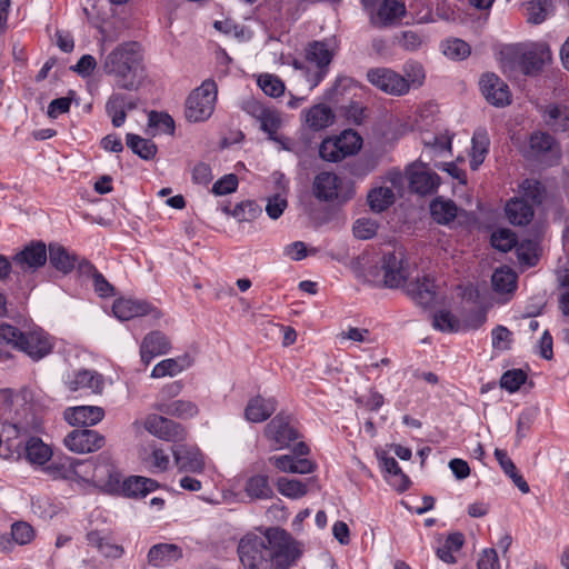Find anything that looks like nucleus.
<instances>
[{
	"label": "nucleus",
	"mask_w": 569,
	"mask_h": 569,
	"mask_svg": "<svg viewBox=\"0 0 569 569\" xmlns=\"http://www.w3.org/2000/svg\"><path fill=\"white\" fill-rule=\"evenodd\" d=\"M362 144V138L353 130H345L339 136L328 137L319 147V156L329 162H339L357 153Z\"/></svg>",
	"instance_id": "5"
},
{
	"label": "nucleus",
	"mask_w": 569,
	"mask_h": 569,
	"mask_svg": "<svg viewBox=\"0 0 569 569\" xmlns=\"http://www.w3.org/2000/svg\"><path fill=\"white\" fill-rule=\"evenodd\" d=\"M491 244L502 252H508L517 244V237L511 230L500 229L492 233Z\"/></svg>",
	"instance_id": "50"
},
{
	"label": "nucleus",
	"mask_w": 569,
	"mask_h": 569,
	"mask_svg": "<svg viewBox=\"0 0 569 569\" xmlns=\"http://www.w3.org/2000/svg\"><path fill=\"white\" fill-rule=\"evenodd\" d=\"M376 457L381 466V468L395 478L393 486L397 487L398 490L403 491L408 489L410 485V480L408 476H406L401 468L399 467L397 460L393 457L387 455V452L382 449H376Z\"/></svg>",
	"instance_id": "27"
},
{
	"label": "nucleus",
	"mask_w": 569,
	"mask_h": 569,
	"mask_svg": "<svg viewBox=\"0 0 569 569\" xmlns=\"http://www.w3.org/2000/svg\"><path fill=\"white\" fill-rule=\"evenodd\" d=\"M217 84L213 80H204L194 89L186 101V118L190 122L207 120L213 112L217 100Z\"/></svg>",
	"instance_id": "4"
},
{
	"label": "nucleus",
	"mask_w": 569,
	"mask_h": 569,
	"mask_svg": "<svg viewBox=\"0 0 569 569\" xmlns=\"http://www.w3.org/2000/svg\"><path fill=\"white\" fill-rule=\"evenodd\" d=\"M553 9L552 0H531L526 3L527 22L542 23L553 12Z\"/></svg>",
	"instance_id": "39"
},
{
	"label": "nucleus",
	"mask_w": 569,
	"mask_h": 569,
	"mask_svg": "<svg viewBox=\"0 0 569 569\" xmlns=\"http://www.w3.org/2000/svg\"><path fill=\"white\" fill-rule=\"evenodd\" d=\"M149 127H157L163 132L173 133L174 121L168 113L151 111L149 113Z\"/></svg>",
	"instance_id": "54"
},
{
	"label": "nucleus",
	"mask_w": 569,
	"mask_h": 569,
	"mask_svg": "<svg viewBox=\"0 0 569 569\" xmlns=\"http://www.w3.org/2000/svg\"><path fill=\"white\" fill-rule=\"evenodd\" d=\"M172 455L179 471L201 473L204 469L203 455L194 445H176L172 447Z\"/></svg>",
	"instance_id": "15"
},
{
	"label": "nucleus",
	"mask_w": 569,
	"mask_h": 569,
	"mask_svg": "<svg viewBox=\"0 0 569 569\" xmlns=\"http://www.w3.org/2000/svg\"><path fill=\"white\" fill-rule=\"evenodd\" d=\"M114 316L121 320L127 321L136 317H142L151 313L153 318L159 319L162 313L157 308L151 307L146 301H138L133 299H118L112 306Z\"/></svg>",
	"instance_id": "16"
},
{
	"label": "nucleus",
	"mask_w": 569,
	"mask_h": 569,
	"mask_svg": "<svg viewBox=\"0 0 569 569\" xmlns=\"http://www.w3.org/2000/svg\"><path fill=\"white\" fill-rule=\"evenodd\" d=\"M479 86L482 96L490 104L505 107L510 103L511 94L509 87L497 74L491 72L482 74Z\"/></svg>",
	"instance_id": "13"
},
{
	"label": "nucleus",
	"mask_w": 569,
	"mask_h": 569,
	"mask_svg": "<svg viewBox=\"0 0 569 569\" xmlns=\"http://www.w3.org/2000/svg\"><path fill=\"white\" fill-rule=\"evenodd\" d=\"M397 42L407 51H416L421 47L423 40L417 32L408 30L397 37Z\"/></svg>",
	"instance_id": "57"
},
{
	"label": "nucleus",
	"mask_w": 569,
	"mask_h": 569,
	"mask_svg": "<svg viewBox=\"0 0 569 569\" xmlns=\"http://www.w3.org/2000/svg\"><path fill=\"white\" fill-rule=\"evenodd\" d=\"M356 401L370 411H377L383 405L385 398L380 392L371 389L368 396L359 397Z\"/></svg>",
	"instance_id": "61"
},
{
	"label": "nucleus",
	"mask_w": 569,
	"mask_h": 569,
	"mask_svg": "<svg viewBox=\"0 0 569 569\" xmlns=\"http://www.w3.org/2000/svg\"><path fill=\"white\" fill-rule=\"evenodd\" d=\"M64 419L72 426H93L104 417V411L98 406H78L64 411Z\"/></svg>",
	"instance_id": "23"
},
{
	"label": "nucleus",
	"mask_w": 569,
	"mask_h": 569,
	"mask_svg": "<svg viewBox=\"0 0 569 569\" xmlns=\"http://www.w3.org/2000/svg\"><path fill=\"white\" fill-rule=\"evenodd\" d=\"M144 428L154 437L166 441H182L187 436L186 429L180 423L158 415L149 416Z\"/></svg>",
	"instance_id": "12"
},
{
	"label": "nucleus",
	"mask_w": 569,
	"mask_h": 569,
	"mask_svg": "<svg viewBox=\"0 0 569 569\" xmlns=\"http://www.w3.org/2000/svg\"><path fill=\"white\" fill-rule=\"evenodd\" d=\"M513 59L525 74L533 76L551 61V51L546 43H535L525 50L515 51Z\"/></svg>",
	"instance_id": "6"
},
{
	"label": "nucleus",
	"mask_w": 569,
	"mask_h": 569,
	"mask_svg": "<svg viewBox=\"0 0 569 569\" xmlns=\"http://www.w3.org/2000/svg\"><path fill=\"white\" fill-rule=\"evenodd\" d=\"M276 409L277 400L274 398H263L257 395L249 399L244 409V418L250 422H263L273 415Z\"/></svg>",
	"instance_id": "21"
},
{
	"label": "nucleus",
	"mask_w": 569,
	"mask_h": 569,
	"mask_svg": "<svg viewBox=\"0 0 569 569\" xmlns=\"http://www.w3.org/2000/svg\"><path fill=\"white\" fill-rule=\"evenodd\" d=\"M495 457L498 460L501 469L508 475L515 486L522 492L528 493L530 488L527 481L522 478V476L517 471V468L512 460L508 457L507 452L501 449L495 450Z\"/></svg>",
	"instance_id": "36"
},
{
	"label": "nucleus",
	"mask_w": 569,
	"mask_h": 569,
	"mask_svg": "<svg viewBox=\"0 0 569 569\" xmlns=\"http://www.w3.org/2000/svg\"><path fill=\"white\" fill-rule=\"evenodd\" d=\"M432 326L435 329L443 332H453L459 329V322L455 316L446 310H441L433 315Z\"/></svg>",
	"instance_id": "51"
},
{
	"label": "nucleus",
	"mask_w": 569,
	"mask_h": 569,
	"mask_svg": "<svg viewBox=\"0 0 569 569\" xmlns=\"http://www.w3.org/2000/svg\"><path fill=\"white\" fill-rule=\"evenodd\" d=\"M506 214L510 223L516 226H526L532 220L533 209L523 199L516 198L507 202Z\"/></svg>",
	"instance_id": "29"
},
{
	"label": "nucleus",
	"mask_w": 569,
	"mask_h": 569,
	"mask_svg": "<svg viewBox=\"0 0 569 569\" xmlns=\"http://www.w3.org/2000/svg\"><path fill=\"white\" fill-rule=\"evenodd\" d=\"M442 52L452 60H462L470 54L471 50L466 41L456 38L443 42Z\"/></svg>",
	"instance_id": "46"
},
{
	"label": "nucleus",
	"mask_w": 569,
	"mask_h": 569,
	"mask_svg": "<svg viewBox=\"0 0 569 569\" xmlns=\"http://www.w3.org/2000/svg\"><path fill=\"white\" fill-rule=\"evenodd\" d=\"M182 558V549L173 543H158L150 548L148 561L153 567H168Z\"/></svg>",
	"instance_id": "24"
},
{
	"label": "nucleus",
	"mask_w": 569,
	"mask_h": 569,
	"mask_svg": "<svg viewBox=\"0 0 569 569\" xmlns=\"http://www.w3.org/2000/svg\"><path fill=\"white\" fill-rule=\"evenodd\" d=\"M287 206V199L282 197L280 193H277L268 198L266 204V212L271 219H278L283 213Z\"/></svg>",
	"instance_id": "56"
},
{
	"label": "nucleus",
	"mask_w": 569,
	"mask_h": 569,
	"mask_svg": "<svg viewBox=\"0 0 569 569\" xmlns=\"http://www.w3.org/2000/svg\"><path fill=\"white\" fill-rule=\"evenodd\" d=\"M244 492L248 497L256 500H266L273 496L269 478L266 475H254L249 477L244 485Z\"/></svg>",
	"instance_id": "33"
},
{
	"label": "nucleus",
	"mask_w": 569,
	"mask_h": 569,
	"mask_svg": "<svg viewBox=\"0 0 569 569\" xmlns=\"http://www.w3.org/2000/svg\"><path fill=\"white\" fill-rule=\"evenodd\" d=\"M157 482L150 478L134 476L123 481V492L128 497H143L157 488Z\"/></svg>",
	"instance_id": "41"
},
{
	"label": "nucleus",
	"mask_w": 569,
	"mask_h": 569,
	"mask_svg": "<svg viewBox=\"0 0 569 569\" xmlns=\"http://www.w3.org/2000/svg\"><path fill=\"white\" fill-rule=\"evenodd\" d=\"M407 295L421 307H431L441 299L439 286L430 276L417 278L406 287Z\"/></svg>",
	"instance_id": "11"
},
{
	"label": "nucleus",
	"mask_w": 569,
	"mask_h": 569,
	"mask_svg": "<svg viewBox=\"0 0 569 569\" xmlns=\"http://www.w3.org/2000/svg\"><path fill=\"white\" fill-rule=\"evenodd\" d=\"M383 282L388 288H399L407 278L401 252H390L383 256L382 267Z\"/></svg>",
	"instance_id": "20"
},
{
	"label": "nucleus",
	"mask_w": 569,
	"mask_h": 569,
	"mask_svg": "<svg viewBox=\"0 0 569 569\" xmlns=\"http://www.w3.org/2000/svg\"><path fill=\"white\" fill-rule=\"evenodd\" d=\"M367 80L379 90L392 96L406 94L410 89L406 78L388 68L369 69Z\"/></svg>",
	"instance_id": "7"
},
{
	"label": "nucleus",
	"mask_w": 569,
	"mask_h": 569,
	"mask_svg": "<svg viewBox=\"0 0 569 569\" xmlns=\"http://www.w3.org/2000/svg\"><path fill=\"white\" fill-rule=\"evenodd\" d=\"M264 436L273 442L274 450H280L289 447L298 438V432L290 425L289 417L279 413L266 426Z\"/></svg>",
	"instance_id": "14"
},
{
	"label": "nucleus",
	"mask_w": 569,
	"mask_h": 569,
	"mask_svg": "<svg viewBox=\"0 0 569 569\" xmlns=\"http://www.w3.org/2000/svg\"><path fill=\"white\" fill-rule=\"evenodd\" d=\"M312 192L319 201L343 204L353 198L355 187L332 171H321L313 179Z\"/></svg>",
	"instance_id": "3"
},
{
	"label": "nucleus",
	"mask_w": 569,
	"mask_h": 569,
	"mask_svg": "<svg viewBox=\"0 0 569 569\" xmlns=\"http://www.w3.org/2000/svg\"><path fill=\"white\" fill-rule=\"evenodd\" d=\"M141 53L137 42H123L102 59L101 66L106 74L113 78L114 83L124 90H136L141 82Z\"/></svg>",
	"instance_id": "2"
},
{
	"label": "nucleus",
	"mask_w": 569,
	"mask_h": 569,
	"mask_svg": "<svg viewBox=\"0 0 569 569\" xmlns=\"http://www.w3.org/2000/svg\"><path fill=\"white\" fill-rule=\"evenodd\" d=\"M406 14V6L398 0H383L373 23L380 28L389 27L401 20Z\"/></svg>",
	"instance_id": "25"
},
{
	"label": "nucleus",
	"mask_w": 569,
	"mask_h": 569,
	"mask_svg": "<svg viewBox=\"0 0 569 569\" xmlns=\"http://www.w3.org/2000/svg\"><path fill=\"white\" fill-rule=\"evenodd\" d=\"M238 178L233 173L223 176L212 187V192L217 196H224L237 190Z\"/></svg>",
	"instance_id": "55"
},
{
	"label": "nucleus",
	"mask_w": 569,
	"mask_h": 569,
	"mask_svg": "<svg viewBox=\"0 0 569 569\" xmlns=\"http://www.w3.org/2000/svg\"><path fill=\"white\" fill-rule=\"evenodd\" d=\"M19 350L33 360H40L51 352L52 342L43 330L37 329L23 332Z\"/></svg>",
	"instance_id": "17"
},
{
	"label": "nucleus",
	"mask_w": 569,
	"mask_h": 569,
	"mask_svg": "<svg viewBox=\"0 0 569 569\" xmlns=\"http://www.w3.org/2000/svg\"><path fill=\"white\" fill-rule=\"evenodd\" d=\"M393 201L395 193L392 188L389 187L375 188L368 194L369 206L376 212H382L389 208Z\"/></svg>",
	"instance_id": "44"
},
{
	"label": "nucleus",
	"mask_w": 569,
	"mask_h": 569,
	"mask_svg": "<svg viewBox=\"0 0 569 569\" xmlns=\"http://www.w3.org/2000/svg\"><path fill=\"white\" fill-rule=\"evenodd\" d=\"M526 380L527 375L521 369L508 370L501 376L500 386L509 392H516Z\"/></svg>",
	"instance_id": "49"
},
{
	"label": "nucleus",
	"mask_w": 569,
	"mask_h": 569,
	"mask_svg": "<svg viewBox=\"0 0 569 569\" xmlns=\"http://www.w3.org/2000/svg\"><path fill=\"white\" fill-rule=\"evenodd\" d=\"M244 569H289L301 551L292 537L280 528H269L264 535H246L238 545Z\"/></svg>",
	"instance_id": "1"
},
{
	"label": "nucleus",
	"mask_w": 569,
	"mask_h": 569,
	"mask_svg": "<svg viewBox=\"0 0 569 569\" xmlns=\"http://www.w3.org/2000/svg\"><path fill=\"white\" fill-rule=\"evenodd\" d=\"M493 348L507 350L510 348L511 331L503 327L498 326L491 332Z\"/></svg>",
	"instance_id": "59"
},
{
	"label": "nucleus",
	"mask_w": 569,
	"mask_h": 569,
	"mask_svg": "<svg viewBox=\"0 0 569 569\" xmlns=\"http://www.w3.org/2000/svg\"><path fill=\"white\" fill-rule=\"evenodd\" d=\"M22 336L23 332L16 327L7 323L0 325V341L12 345L19 349Z\"/></svg>",
	"instance_id": "58"
},
{
	"label": "nucleus",
	"mask_w": 569,
	"mask_h": 569,
	"mask_svg": "<svg viewBox=\"0 0 569 569\" xmlns=\"http://www.w3.org/2000/svg\"><path fill=\"white\" fill-rule=\"evenodd\" d=\"M48 251L51 266L63 274L70 273L76 267L78 256L70 253L63 246L50 243Z\"/></svg>",
	"instance_id": "26"
},
{
	"label": "nucleus",
	"mask_w": 569,
	"mask_h": 569,
	"mask_svg": "<svg viewBox=\"0 0 569 569\" xmlns=\"http://www.w3.org/2000/svg\"><path fill=\"white\" fill-rule=\"evenodd\" d=\"M170 350V342L168 338L160 331H152L148 333L140 346V357L144 365L161 355H166Z\"/></svg>",
	"instance_id": "22"
},
{
	"label": "nucleus",
	"mask_w": 569,
	"mask_h": 569,
	"mask_svg": "<svg viewBox=\"0 0 569 569\" xmlns=\"http://www.w3.org/2000/svg\"><path fill=\"white\" fill-rule=\"evenodd\" d=\"M470 168L477 170L489 151L490 140L485 129H477L471 139Z\"/></svg>",
	"instance_id": "30"
},
{
	"label": "nucleus",
	"mask_w": 569,
	"mask_h": 569,
	"mask_svg": "<svg viewBox=\"0 0 569 569\" xmlns=\"http://www.w3.org/2000/svg\"><path fill=\"white\" fill-rule=\"evenodd\" d=\"M261 209L253 201L241 202L233 209V217L239 221H251L260 214Z\"/></svg>",
	"instance_id": "53"
},
{
	"label": "nucleus",
	"mask_w": 569,
	"mask_h": 569,
	"mask_svg": "<svg viewBox=\"0 0 569 569\" xmlns=\"http://www.w3.org/2000/svg\"><path fill=\"white\" fill-rule=\"evenodd\" d=\"M377 232V224L368 219H358L353 224V234L358 239H370Z\"/></svg>",
	"instance_id": "60"
},
{
	"label": "nucleus",
	"mask_w": 569,
	"mask_h": 569,
	"mask_svg": "<svg viewBox=\"0 0 569 569\" xmlns=\"http://www.w3.org/2000/svg\"><path fill=\"white\" fill-rule=\"evenodd\" d=\"M277 489L278 491L291 499H298L303 497L307 493V485L296 480L288 479L286 477H281L277 480Z\"/></svg>",
	"instance_id": "45"
},
{
	"label": "nucleus",
	"mask_w": 569,
	"mask_h": 569,
	"mask_svg": "<svg viewBox=\"0 0 569 569\" xmlns=\"http://www.w3.org/2000/svg\"><path fill=\"white\" fill-rule=\"evenodd\" d=\"M333 53L329 50L325 42L315 41L307 49V61L310 66H315L316 70L310 72L308 68L307 80L310 88L317 87L327 74L328 66L332 60Z\"/></svg>",
	"instance_id": "8"
},
{
	"label": "nucleus",
	"mask_w": 569,
	"mask_h": 569,
	"mask_svg": "<svg viewBox=\"0 0 569 569\" xmlns=\"http://www.w3.org/2000/svg\"><path fill=\"white\" fill-rule=\"evenodd\" d=\"M26 458L33 465H44L52 457V450L41 439L30 438L24 446Z\"/></svg>",
	"instance_id": "35"
},
{
	"label": "nucleus",
	"mask_w": 569,
	"mask_h": 569,
	"mask_svg": "<svg viewBox=\"0 0 569 569\" xmlns=\"http://www.w3.org/2000/svg\"><path fill=\"white\" fill-rule=\"evenodd\" d=\"M249 106L254 107V110L258 112L257 119L260 122L261 130L269 134L270 140L277 141L276 133L280 126V119L277 113L263 108L258 102L250 103Z\"/></svg>",
	"instance_id": "37"
},
{
	"label": "nucleus",
	"mask_w": 569,
	"mask_h": 569,
	"mask_svg": "<svg viewBox=\"0 0 569 569\" xmlns=\"http://www.w3.org/2000/svg\"><path fill=\"white\" fill-rule=\"evenodd\" d=\"M545 120L553 131H567L569 129V108L562 104H549L545 110Z\"/></svg>",
	"instance_id": "34"
},
{
	"label": "nucleus",
	"mask_w": 569,
	"mask_h": 569,
	"mask_svg": "<svg viewBox=\"0 0 569 569\" xmlns=\"http://www.w3.org/2000/svg\"><path fill=\"white\" fill-rule=\"evenodd\" d=\"M478 569H499L500 563L495 549H485L477 562Z\"/></svg>",
	"instance_id": "62"
},
{
	"label": "nucleus",
	"mask_w": 569,
	"mask_h": 569,
	"mask_svg": "<svg viewBox=\"0 0 569 569\" xmlns=\"http://www.w3.org/2000/svg\"><path fill=\"white\" fill-rule=\"evenodd\" d=\"M93 288L94 291L102 298L111 297L114 295L113 286L103 277L102 273H94Z\"/></svg>",
	"instance_id": "64"
},
{
	"label": "nucleus",
	"mask_w": 569,
	"mask_h": 569,
	"mask_svg": "<svg viewBox=\"0 0 569 569\" xmlns=\"http://www.w3.org/2000/svg\"><path fill=\"white\" fill-rule=\"evenodd\" d=\"M191 366L190 358L186 355L179 358H169L160 361L151 371L152 378L173 377Z\"/></svg>",
	"instance_id": "32"
},
{
	"label": "nucleus",
	"mask_w": 569,
	"mask_h": 569,
	"mask_svg": "<svg viewBox=\"0 0 569 569\" xmlns=\"http://www.w3.org/2000/svg\"><path fill=\"white\" fill-rule=\"evenodd\" d=\"M157 410L163 415L173 416L180 419H190L199 412L196 403L182 399L171 402H161L157 406Z\"/></svg>",
	"instance_id": "31"
},
{
	"label": "nucleus",
	"mask_w": 569,
	"mask_h": 569,
	"mask_svg": "<svg viewBox=\"0 0 569 569\" xmlns=\"http://www.w3.org/2000/svg\"><path fill=\"white\" fill-rule=\"evenodd\" d=\"M127 146L133 153L143 160L153 159L157 153V146L149 139H144L134 133H128L126 137Z\"/></svg>",
	"instance_id": "43"
},
{
	"label": "nucleus",
	"mask_w": 569,
	"mask_h": 569,
	"mask_svg": "<svg viewBox=\"0 0 569 569\" xmlns=\"http://www.w3.org/2000/svg\"><path fill=\"white\" fill-rule=\"evenodd\" d=\"M430 212L436 222L448 224L457 217L458 208L451 200L435 199L430 203Z\"/></svg>",
	"instance_id": "40"
},
{
	"label": "nucleus",
	"mask_w": 569,
	"mask_h": 569,
	"mask_svg": "<svg viewBox=\"0 0 569 569\" xmlns=\"http://www.w3.org/2000/svg\"><path fill=\"white\" fill-rule=\"evenodd\" d=\"M66 386L70 391H83L99 395L103 390L104 381L103 377L97 371L81 369L68 377Z\"/></svg>",
	"instance_id": "19"
},
{
	"label": "nucleus",
	"mask_w": 569,
	"mask_h": 569,
	"mask_svg": "<svg viewBox=\"0 0 569 569\" xmlns=\"http://www.w3.org/2000/svg\"><path fill=\"white\" fill-rule=\"evenodd\" d=\"M106 112L116 128L121 127L127 118L126 96L122 93L111 94L106 103Z\"/></svg>",
	"instance_id": "42"
},
{
	"label": "nucleus",
	"mask_w": 569,
	"mask_h": 569,
	"mask_svg": "<svg viewBox=\"0 0 569 569\" xmlns=\"http://www.w3.org/2000/svg\"><path fill=\"white\" fill-rule=\"evenodd\" d=\"M11 538L18 545H27L34 538V531L29 523L18 521L11 526Z\"/></svg>",
	"instance_id": "52"
},
{
	"label": "nucleus",
	"mask_w": 569,
	"mask_h": 569,
	"mask_svg": "<svg viewBox=\"0 0 569 569\" xmlns=\"http://www.w3.org/2000/svg\"><path fill=\"white\" fill-rule=\"evenodd\" d=\"M407 180L410 189L419 194H428L433 192L439 186V177L435 172H430L421 163H413L407 169Z\"/></svg>",
	"instance_id": "18"
},
{
	"label": "nucleus",
	"mask_w": 569,
	"mask_h": 569,
	"mask_svg": "<svg viewBox=\"0 0 569 569\" xmlns=\"http://www.w3.org/2000/svg\"><path fill=\"white\" fill-rule=\"evenodd\" d=\"M346 117L355 124H362L367 118V109L360 103L352 101L346 109Z\"/></svg>",
	"instance_id": "63"
},
{
	"label": "nucleus",
	"mask_w": 569,
	"mask_h": 569,
	"mask_svg": "<svg viewBox=\"0 0 569 569\" xmlns=\"http://www.w3.org/2000/svg\"><path fill=\"white\" fill-rule=\"evenodd\" d=\"M47 247L42 241H31L12 257V263L22 272H34L46 264Z\"/></svg>",
	"instance_id": "9"
},
{
	"label": "nucleus",
	"mask_w": 569,
	"mask_h": 569,
	"mask_svg": "<svg viewBox=\"0 0 569 569\" xmlns=\"http://www.w3.org/2000/svg\"><path fill=\"white\" fill-rule=\"evenodd\" d=\"M83 463L80 461L71 462L69 466L60 462H52L48 465L43 471L52 479H67L73 473H78L77 467H81Z\"/></svg>",
	"instance_id": "48"
},
{
	"label": "nucleus",
	"mask_w": 569,
	"mask_h": 569,
	"mask_svg": "<svg viewBox=\"0 0 569 569\" xmlns=\"http://www.w3.org/2000/svg\"><path fill=\"white\" fill-rule=\"evenodd\" d=\"M258 84L261 90L270 97H279L284 92V83L280 78L273 74H261L258 78Z\"/></svg>",
	"instance_id": "47"
},
{
	"label": "nucleus",
	"mask_w": 569,
	"mask_h": 569,
	"mask_svg": "<svg viewBox=\"0 0 569 569\" xmlns=\"http://www.w3.org/2000/svg\"><path fill=\"white\" fill-rule=\"evenodd\" d=\"M491 284L498 293H510L516 289L517 274L508 267L498 268L492 273Z\"/></svg>",
	"instance_id": "38"
},
{
	"label": "nucleus",
	"mask_w": 569,
	"mask_h": 569,
	"mask_svg": "<svg viewBox=\"0 0 569 569\" xmlns=\"http://www.w3.org/2000/svg\"><path fill=\"white\" fill-rule=\"evenodd\" d=\"M306 123L315 131L322 130L335 121V113L330 107L319 103L305 111Z\"/></svg>",
	"instance_id": "28"
},
{
	"label": "nucleus",
	"mask_w": 569,
	"mask_h": 569,
	"mask_svg": "<svg viewBox=\"0 0 569 569\" xmlns=\"http://www.w3.org/2000/svg\"><path fill=\"white\" fill-rule=\"evenodd\" d=\"M64 446L77 453H88L101 449L106 439L96 430L91 429H74L69 432L64 440Z\"/></svg>",
	"instance_id": "10"
}]
</instances>
